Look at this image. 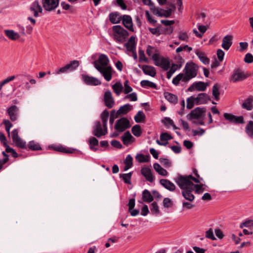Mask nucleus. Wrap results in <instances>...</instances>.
<instances>
[{
	"label": "nucleus",
	"mask_w": 253,
	"mask_h": 253,
	"mask_svg": "<svg viewBox=\"0 0 253 253\" xmlns=\"http://www.w3.org/2000/svg\"><path fill=\"white\" fill-rule=\"evenodd\" d=\"M199 66L193 62H187L184 69V73H180L172 80V84L175 85L179 84V82L186 83L195 78L198 74Z\"/></svg>",
	"instance_id": "f257e3e1"
},
{
	"label": "nucleus",
	"mask_w": 253,
	"mask_h": 253,
	"mask_svg": "<svg viewBox=\"0 0 253 253\" xmlns=\"http://www.w3.org/2000/svg\"><path fill=\"white\" fill-rule=\"evenodd\" d=\"M206 111V109L204 107H197L191 111L187 116V118L188 120L193 121V123L197 125H204V120Z\"/></svg>",
	"instance_id": "f03ea898"
},
{
	"label": "nucleus",
	"mask_w": 253,
	"mask_h": 253,
	"mask_svg": "<svg viewBox=\"0 0 253 253\" xmlns=\"http://www.w3.org/2000/svg\"><path fill=\"white\" fill-rule=\"evenodd\" d=\"M114 39L120 43H123L126 41L129 34L120 25H116L113 27Z\"/></svg>",
	"instance_id": "7ed1b4c3"
},
{
	"label": "nucleus",
	"mask_w": 253,
	"mask_h": 253,
	"mask_svg": "<svg viewBox=\"0 0 253 253\" xmlns=\"http://www.w3.org/2000/svg\"><path fill=\"white\" fill-rule=\"evenodd\" d=\"M155 65L161 67L164 70L167 71L170 67V62L168 58L160 57L158 53H155L152 56Z\"/></svg>",
	"instance_id": "20e7f679"
},
{
	"label": "nucleus",
	"mask_w": 253,
	"mask_h": 253,
	"mask_svg": "<svg viewBox=\"0 0 253 253\" xmlns=\"http://www.w3.org/2000/svg\"><path fill=\"white\" fill-rule=\"evenodd\" d=\"M175 182L182 190L188 189H192L193 188V183L190 181L185 176L179 175L175 180Z\"/></svg>",
	"instance_id": "39448f33"
},
{
	"label": "nucleus",
	"mask_w": 253,
	"mask_h": 253,
	"mask_svg": "<svg viewBox=\"0 0 253 253\" xmlns=\"http://www.w3.org/2000/svg\"><path fill=\"white\" fill-rule=\"evenodd\" d=\"M249 75L241 70L240 69H235L230 77V81L233 83L241 82L246 79Z\"/></svg>",
	"instance_id": "423d86ee"
},
{
	"label": "nucleus",
	"mask_w": 253,
	"mask_h": 253,
	"mask_svg": "<svg viewBox=\"0 0 253 253\" xmlns=\"http://www.w3.org/2000/svg\"><path fill=\"white\" fill-rule=\"evenodd\" d=\"M96 69L99 72L107 82L110 81L112 79V75L114 71L111 66L105 67L97 66Z\"/></svg>",
	"instance_id": "0eeeda50"
},
{
	"label": "nucleus",
	"mask_w": 253,
	"mask_h": 253,
	"mask_svg": "<svg viewBox=\"0 0 253 253\" xmlns=\"http://www.w3.org/2000/svg\"><path fill=\"white\" fill-rule=\"evenodd\" d=\"M130 126L129 120L126 118H122L116 121L115 129L119 132L124 131Z\"/></svg>",
	"instance_id": "6e6552de"
},
{
	"label": "nucleus",
	"mask_w": 253,
	"mask_h": 253,
	"mask_svg": "<svg viewBox=\"0 0 253 253\" xmlns=\"http://www.w3.org/2000/svg\"><path fill=\"white\" fill-rule=\"evenodd\" d=\"M11 137L13 142L16 147L22 149H27L26 143L19 137L18 129H14L12 130Z\"/></svg>",
	"instance_id": "1a4fd4ad"
},
{
	"label": "nucleus",
	"mask_w": 253,
	"mask_h": 253,
	"mask_svg": "<svg viewBox=\"0 0 253 253\" xmlns=\"http://www.w3.org/2000/svg\"><path fill=\"white\" fill-rule=\"evenodd\" d=\"M42 7L47 11L54 10L59 5V0H42Z\"/></svg>",
	"instance_id": "9d476101"
},
{
	"label": "nucleus",
	"mask_w": 253,
	"mask_h": 253,
	"mask_svg": "<svg viewBox=\"0 0 253 253\" xmlns=\"http://www.w3.org/2000/svg\"><path fill=\"white\" fill-rule=\"evenodd\" d=\"M107 133V128L103 127L102 129L101 123L99 121L96 122L93 130V135L99 138Z\"/></svg>",
	"instance_id": "9b49d317"
},
{
	"label": "nucleus",
	"mask_w": 253,
	"mask_h": 253,
	"mask_svg": "<svg viewBox=\"0 0 253 253\" xmlns=\"http://www.w3.org/2000/svg\"><path fill=\"white\" fill-rule=\"evenodd\" d=\"M178 58L177 64H172L170 70L167 72V77L169 79L172 74L175 72L178 69H180L182 64L184 63V59L180 55H178L176 57V58Z\"/></svg>",
	"instance_id": "f8f14e48"
},
{
	"label": "nucleus",
	"mask_w": 253,
	"mask_h": 253,
	"mask_svg": "<svg viewBox=\"0 0 253 253\" xmlns=\"http://www.w3.org/2000/svg\"><path fill=\"white\" fill-rule=\"evenodd\" d=\"M223 117L227 121L230 123L235 124H243L244 123V118L243 116L237 117L232 114L225 113Z\"/></svg>",
	"instance_id": "ddd939ff"
},
{
	"label": "nucleus",
	"mask_w": 253,
	"mask_h": 253,
	"mask_svg": "<svg viewBox=\"0 0 253 253\" xmlns=\"http://www.w3.org/2000/svg\"><path fill=\"white\" fill-rule=\"evenodd\" d=\"M109 59L107 55L104 54H101L99 56L98 59L93 62V65L96 68L97 66L105 67L108 66Z\"/></svg>",
	"instance_id": "4468645a"
},
{
	"label": "nucleus",
	"mask_w": 253,
	"mask_h": 253,
	"mask_svg": "<svg viewBox=\"0 0 253 253\" xmlns=\"http://www.w3.org/2000/svg\"><path fill=\"white\" fill-rule=\"evenodd\" d=\"M82 79L85 84L89 85H98L101 84V82L98 79L90 77L88 75H83Z\"/></svg>",
	"instance_id": "2eb2a0df"
},
{
	"label": "nucleus",
	"mask_w": 253,
	"mask_h": 253,
	"mask_svg": "<svg viewBox=\"0 0 253 253\" xmlns=\"http://www.w3.org/2000/svg\"><path fill=\"white\" fill-rule=\"evenodd\" d=\"M6 111L11 121L14 122L17 120L19 113V108L17 106H11Z\"/></svg>",
	"instance_id": "dca6fc26"
},
{
	"label": "nucleus",
	"mask_w": 253,
	"mask_h": 253,
	"mask_svg": "<svg viewBox=\"0 0 253 253\" xmlns=\"http://www.w3.org/2000/svg\"><path fill=\"white\" fill-rule=\"evenodd\" d=\"M124 26L131 32H134V30L133 26L132 18L130 16L128 15H124L122 16V20Z\"/></svg>",
	"instance_id": "f3484780"
},
{
	"label": "nucleus",
	"mask_w": 253,
	"mask_h": 253,
	"mask_svg": "<svg viewBox=\"0 0 253 253\" xmlns=\"http://www.w3.org/2000/svg\"><path fill=\"white\" fill-rule=\"evenodd\" d=\"M104 101L105 105L108 108H112L115 104L114 100L110 90L106 91L104 95Z\"/></svg>",
	"instance_id": "a211bd4d"
},
{
	"label": "nucleus",
	"mask_w": 253,
	"mask_h": 253,
	"mask_svg": "<svg viewBox=\"0 0 253 253\" xmlns=\"http://www.w3.org/2000/svg\"><path fill=\"white\" fill-rule=\"evenodd\" d=\"M30 10L33 15L37 17L39 16V12L42 13V8L40 5L39 2L38 0H35L31 5Z\"/></svg>",
	"instance_id": "6ab92c4d"
},
{
	"label": "nucleus",
	"mask_w": 253,
	"mask_h": 253,
	"mask_svg": "<svg viewBox=\"0 0 253 253\" xmlns=\"http://www.w3.org/2000/svg\"><path fill=\"white\" fill-rule=\"evenodd\" d=\"M207 86V84L202 82H198L193 83L190 86H189L188 90L193 91L195 88L198 91H203L206 90Z\"/></svg>",
	"instance_id": "aec40b11"
},
{
	"label": "nucleus",
	"mask_w": 253,
	"mask_h": 253,
	"mask_svg": "<svg viewBox=\"0 0 253 253\" xmlns=\"http://www.w3.org/2000/svg\"><path fill=\"white\" fill-rule=\"evenodd\" d=\"M132 105L127 103L120 107L116 113V117L126 114L132 109Z\"/></svg>",
	"instance_id": "412c9836"
},
{
	"label": "nucleus",
	"mask_w": 253,
	"mask_h": 253,
	"mask_svg": "<svg viewBox=\"0 0 253 253\" xmlns=\"http://www.w3.org/2000/svg\"><path fill=\"white\" fill-rule=\"evenodd\" d=\"M233 37L232 35H226L222 40V47L225 50H228L232 44Z\"/></svg>",
	"instance_id": "4be33fe9"
},
{
	"label": "nucleus",
	"mask_w": 253,
	"mask_h": 253,
	"mask_svg": "<svg viewBox=\"0 0 253 253\" xmlns=\"http://www.w3.org/2000/svg\"><path fill=\"white\" fill-rule=\"evenodd\" d=\"M195 99L196 104L197 105L206 104L211 100L210 96L205 93H200Z\"/></svg>",
	"instance_id": "5701e85b"
},
{
	"label": "nucleus",
	"mask_w": 253,
	"mask_h": 253,
	"mask_svg": "<svg viewBox=\"0 0 253 253\" xmlns=\"http://www.w3.org/2000/svg\"><path fill=\"white\" fill-rule=\"evenodd\" d=\"M142 174L145 177L146 179L153 182L154 180V177L152 174L151 169L148 167L142 168L141 170Z\"/></svg>",
	"instance_id": "b1692460"
},
{
	"label": "nucleus",
	"mask_w": 253,
	"mask_h": 253,
	"mask_svg": "<svg viewBox=\"0 0 253 253\" xmlns=\"http://www.w3.org/2000/svg\"><path fill=\"white\" fill-rule=\"evenodd\" d=\"M195 53L203 64L207 65L210 63V59L207 56L205 52L197 49L195 50Z\"/></svg>",
	"instance_id": "393cba45"
},
{
	"label": "nucleus",
	"mask_w": 253,
	"mask_h": 253,
	"mask_svg": "<svg viewBox=\"0 0 253 253\" xmlns=\"http://www.w3.org/2000/svg\"><path fill=\"white\" fill-rule=\"evenodd\" d=\"M135 38L131 36L129 39L128 42L125 44V46L127 50L130 52H133L136 49Z\"/></svg>",
	"instance_id": "a878e982"
},
{
	"label": "nucleus",
	"mask_w": 253,
	"mask_h": 253,
	"mask_svg": "<svg viewBox=\"0 0 253 253\" xmlns=\"http://www.w3.org/2000/svg\"><path fill=\"white\" fill-rule=\"evenodd\" d=\"M253 96H250L246 98L242 104V108L248 111H251L253 109Z\"/></svg>",
	"instance_id": "bb28decb"
},
{
	"label": "nucleus",
	"mask_w": 253,
	"mask_h": 253,
	"mask_svg": "<svg viewBox=\"0 0 253 253\" xmlns=\"http://www.w3.org/2000/svg\"><path fill=\"white\" fill-rule=\"evenodd\" d=\"M160 183L163 186L169 191H173L175 189V185L168 179H162L160 180Z\"/></svg>",
	"instance_id": "cd10ccee"
},
{
	"label": "nucleus",
	"mask_w": 253,
	"mask_h": 253,
	"mask_svg": "<svg viewBox=\"0 0 253 253\" xmlns=\"http://www.w3.org/2000/svg\"><path fill=\"white\" fill-rule=\"evenodd\" d=\"M122 140L125 145H128L134 140V138L131 135L129 131L126 132L122 136Z\"/></svg>",
	"instance_id": "c85d7f7f"
},
{
	"label": "nucleus",
	"mask_w": 253,
	"mask_h": 253,
	"mask_svg": "<svg viewBox=\"0 0 253 253\" xmlns=\"http://www.w3.org/2000/svg\"><path fill=\"white\" fill-rule=\"evenodd\" d=\"M193 190V188H192V189H185L182 191V195L185 200L189 201V202H192L194 200L195 196L192 193Z\"/></svg>",
	"instance_id": "c756f323"
},
{
	"label": "nucleus",
	"mask_w": 253,
	"mask_h": 253,
	"mask_svg": "<svg viewBox=\"0 0 253 253\" xmlns=\"http://www.w3.org/2000/svg\"><path fill=\"white\" fill-rule=\"evenodd\" d=\"M142 70L146 75H149L152 77H154L156 76V70L155 68L152 66L145 65L142 67Z\"/></svg>",
	"instance_id": "7c9ffc66"
},
{
	"label": "nucleus",
	"mask_w": 253,
	"mask_h": 253,
	"mask_svg": "<svg viewBox=\"0 0 253 253\" xmlns=\"http://www.w3.org/2000/svg\"><path fill=\"white\" fill-rule=\"evenodd\" d=\"M122 18V16H121L118 12H112L109 14V20L112 24L119 23Z\"/></svg>",
	"instance_id": "2f4dec72"
},
{
	"label": "nucleus",
	"mask_w": 253,
	"mask_h": 253,
	"mask_svg": "<svg viewBox=\"0 0 253 253\" xmlns=\"http://www.w3.org/2000/svg\"><path fill=\"white\" fill-rule=\"evenodd\" d=\"M165 98L169 102L175 104L177 103V96L171 93L166 92L164 93Z\"/></svg>",
	"instance_id": "473e14b6"
},
{
	"label": "nucleus",
	"mask_w": 253,
	"mask_h": 253,
	"mask_svg": "<svg viewBox=\"0 0 253 253\" xmlns=\"http://www.w3.org/2000/svg\"><path fill=\"white\" fill-rule=\"evenodd\" d=\"M142 200L145 202L150 203L153 201L154 198L149 191L145 189L142 192Z\"/></svg>",
	"instance_id": "72a5a7b5"
},
{
	"label": "nucleus",
	"mask_w": 253,
	"mask_h": 253,
	"mask_svg": "<svg viewBox=\"0 0 253 253\" xmlns=\"http://www.w3.org/2000/svg\"><path fill=\"white\" fill-rule=\"evenodd\" d=\"M5 35L11 40L15 41L19 38L20 36L17 33L13 30H5L4 31Z\"/></svg>",
	"instance_id": "f704fd0d"
},
{
	"label": "nucleus",
	"mask_w": 253,
	"mask_h": 253,
	"mask_svg": "<svg viewBox=\"0 0 253 253\" xmlns=\"http://www.w3.org/2000/svg\"><path fill=\"white\" fill-rule=\"evenodd\" d=\"M155 170L160 174L162 176H166L168 174L167 171L163 168L158 163H155L153 165Z\"/></svg>",
	"instance_id": "c9c22d12"
},
{
	"label": "nucleus",
	"mask_w": 253,
	"mask_h": 253,
	"mask_svg": "<svg viewBox=\"0 0 253 253\" xmlns=\"http://www.w3.org/2000/svg\"><path fill=\"white\" fill-rule=\"evenodd\" d=\"M219 88L220 85L218 84H215L213 85L212 87V95L214 96V99L216 101H218L219 100Z\"/></svg>",
	"instance_id": "e433bc0d"
},
{
	"label": "nucleus",
	"mask_w": 253,
	"mask_h": 253,
	"mask_svg": "<svg viewBox=\"0 0 253 253\" xmlns=\"http://www.w3.org/2000/svg\"><path fill=\"white\" fill-rule=\"evenodd\" d=\"M145 118V115L142 111H139L134 117L135 122L137 123L144 122Z\"/></svg>",
	"instance_id": "4c0bfd02"
},
{
	"label": "nucleus",
	"mask_w": 253,
	"mask_h": 253,
	"mask_svg": "<svg viewBox=\"0 0 253 253\" xmlns=\"http://www.w3.org/2000/svg\"><path fill=\"white\" fill-rule=\"evenodd\" d=\"M132 157L130 155H128L124 161V163L125 164L124 170H127L132 166Z\"/></svg>",
	"instance_id": "58836bf2"
},
{
	"label": "nucleus",
	"mask_w": 253,
	"mask_h": 253,
	"mask_svg": "<svg viewBox=\"0 0 253 253\" xmlns=\"http://www.w3.org/2000/svg\"><path fill=\"white\" fill-rule=\"evenodd\" d=\"M109 116V113L107 110H104L101 115V119L103 124V127L107 128V124Z\"/></svg>",
	"instance_id": "ea45409f"
},
{
	"label": "nucleus",
	"mask_w": 253,
	"mask_h": 253,
	"mask_svg": "<svg viewBox=\"0 0 253 253\" xmlns=\"http://www.w3.org/2000/svg\"><path fill=\"white\" fill-rule=\"evenodd\" d=\"M80 65L79 61L78 60H72L70 63L67 64L66 66L69 72L73 71L77 68Z\"/></svg>",
	"instance_id": "a19ab883"
},
{
	"label": "nucleus",
	"mask_w": 253,
	"mask_h": 253,
	"mask_svg": "<svg viewBox=\"0 0 253 253\" xmlns=\"http://www.w3.org/2000/svg\"><path fill=\"white\" fill-rule=\"evenodd\" d=\"M132 134L136 137H139L141 135L142 131L141 126L139 125H135L131 128Z\"/></svg>",
	"instance_id": "79ce46f5"
},
{
	"label": "nucleus",
	"mask_w": 253,
	"mask_h": 253,
	"mask_svg": "<svg viewBox=\"0 0 253 253\" xmlns=\"http://www.w3.org/2000/svg\"><path fill=\"white\" fill-rule=\"evenodd\" d=\"M112 88L114 92L117 95H119L123 90V87L121 83L117 82L112 85Z\"/></svg>",
	"instance_id": "37998d69"
},
{
	"label": "nucleus",
	"mask_w": 253,
	"mask_h": 253,
	"mask_svg": "<svg viewBox=\"0 0 253 253\" xmlns=\"http://www.w3.org/2000/svg\"><path fill=\"white\" fill-rule=\"evenodd\" d=\"M246 132L248 135L251 137H253V121H250L247 125L246 128Z\"/></svg>",
	"instance_id": "c03bdc74"
},
{
	"label": "nucleus",
	"mask_w": 253,
	"mask_h": 253,
	"mask_svg": "<svg viewBox=\"0 0 253 253\" xmlns=\"http://www.w3.org/2000/svg\"><path fill=\"white\" fill-rule=\"evenodd\" d=\"M28 147L29 149L33 151H37L42 150L41 145L34 141H30L28 144Z\"/></svg>",
	"instance_id": "a18cd8bd"
},
{
	"label": "nucleus",
	"mask_w": 253,
	"mask_h": 253,
	"mask_svg": "<svg viewBox=\"0 0 253 253\" xmlns=\"http://www.w3.org/2000/svg\"><path fill=\"white\" fill-rule=\"evenodd\" d=\"M53 148V150H54L55 151L64 153L70 154V153H73V150H70V149L67 148L66 147H64L61 145L55 146Z\"/></svg>",
	"instance_id": "49530a36"
},
{
	"label": "nucleus",
	"mask_w": 253,
	"mask_h": 253,
	"mask_svg": "<svg viewBox=\"0 0 253 253\" xmlns=\"http://www.w3.org/2000/svg\"><path fill=\"white\" fill-rule=\"evenodd\" d=\"M136 160L139 163L148 162L150 159V156H144L142 154H137L135 157Z\"/></svg>",
	"instance_id": "de8ad7c7"
},
{
	"label": "nucleus",
	"mask_w": 253,
	"mask_h": 253,
	"mask_svg": "<svg viewBox=\"0 0 253 253\" xmlns=\"http://www.w3.org/2000/svg\"><path fill=\"white\" fill-rule=\"evenodd\" d=\"M132 172H130L127 173L120 174V177L123 178L124 182L126 184L131 183V177Z\"/></svg>",
	"instance_id": "09e8293b"
},
{
	"label": "nucleus",
	"mask_w": 253,
	"mask_h": 253,
	"mask_svg": "<svg viewBox=\"0 0 253 253\" xmlns=\"http://www.w3.org/2000/svg\"><path fill=\"white\" fill-rule=\"evenodd\" d=\"M140 84L142 87H149L152 88H157V85L149 81L148 80H143L141 82Z\"/></svg>",
	"instance_id": "8fccbe9b"
},
{
	"label": "nucleus",
	"mask_w": 253,
	"mask_h": 253,
	"mask_svg": "<svg viewBox=\"0 0 253 253\" xmlns=\"http://www.w3.org/2000/svg\"><path fill=\"white\" fill-rule=\"evenodd\" d=\"M150 210L152 214L158 215L160 213L159 207L157 203L155 202L151 204Z\"/></svg>",
	"instance_id": "3c124183"
},
{
	"label": "nucleus",
	"mask_w": 253,
	"mask_h": 253,
	"mask_svg": "<svg viewBox=\"0 0 253 253\" xmlns=\"http://www.w3.org/2000/svg\"><path fill=\"white\" fill-rule=\"evenodd\" d=\"M194 104H196L195 97L191 96L187 99V109H190L193 108Z\"/></svg>",
	"instance_id": "603ef678"
},
{
	"label": "nucleus",
	"mask_w": 253,
	"mask_h": 253,
	"mask_svg": "<svg viewBox=\"0 0 253 253\" xmlns=\"http://www.w3.org/2000/svg\"><path fill=\"white\" fill-rule=\"evenodd\" d=\"M172 137L171 135L169 134L168 132L162 133L160 135V140L162 141H166L168 142V140L172 139Z\"/></svg>",
	"instance_id": "864d4df0"
},
{
	"label": "nucleus",
	"mask_w": 253,
	"mask_h": 253,
	"mask_svg": "<svg viewBox=\"0 0 253 253\" xmlns=\"http://www.w3.org/2000/svg\"><path fill=\"white\" fill-rule=\"evenodd\" d=\"M124 99H129L131 101H136L137 100V94L135 92H132L129 94H127L124 97Z\"/></svg>",
	"instance_id": "5fc2aeb1"
},
{
	"label": "nucleus",
	"mask_w": 253,
	"mask_h": 253,
	"mask_svg": "<svg viewBox=\"0 0 253 253\" xmlns=\"http://www.w3.org/2000/svg\"><path fill=\"white\" fill-rule=\"evenodd\" d=\"M20 80L21 81L28 80L32 84H35L36 83V81L35 79H31V76L30 75H21L20 76Z\"/></svg>",
	"instance_id": "6e6d98bb"
},
{
	"label": "nucleus",
	"mask_w": 253,
	"mask_h": 253,
	"mask_svg": "<svg viewBox=\"0 0 253 253\" xmlns=\"http://www.w3.org/2000/svg\"><path fill=\"white\" fill-rule=\"evenodd\" d=\"M132 88L129 85V82L128 80L125 81L124 82V92L125 94H127L128 93L131 92Z\"/></svg>",
	"instance_id": "4d7b16f0"
},
{
	"label": "nucleus",
	"mask_w": 253,
	"mask_h": 253,
	"mask_svg": "<svg viewBox=\"0 0 253 253\" xmlns=\"http://www.w3.org/2000/svg\"><path fill=\"white\" fill-rule=\"evenodd\" d=\"M205 236L207 238L210 239L211 240H216V238L213 234V230L211 228H210L208 231L206 232Z\"/></svg>",
	"instance_id": "13d9d810"
},
{
	"label": "nucleus",
	"mask_w": 253,
	"mask_h": 253,
	"mask_svg": "<svg viewBox=\"0 0 253 253\" xmlns=\"http://www.w3.org/2000/svg\"><path fill=\"white\" fill-rule=\"evenodd\" d=\"M5 152L6 153H11L12 156L14 158L18 157V154L16 152V151L13 148H11L8 145L7 146H5Z\"/></svg>",
	"instance_id": "bf43d9fd"
},
{
	"label": "nucleus",
	"mask_w": 253,
	"mask_h": 253,
	"mask_svg": "<svg viewBox=\"0 0 253 253\" xmlns=\"http://www.w3.org/2000/svg\"><path fill=\"white\" fill-rule=\"evenodd\" d=\"M161 10L162 11V14L160 15V17H169L171 15L172 9L171 8H169L167 10L161 9Z\"/></svg>",
	"instance_id": "052dcab7"
},
{
	"label": "nucleus",
	"mask_w": 253,
	"mask_h": 253,
	"mask_svg": "<svg viewBox=\"0 0 253 253\" xmlns=\"http://www.w3.org/2000/svg\"><path fill=\"white\" fill-rule=\"evenodd\" d=\"M160 162L166 168L170 167L171 165V163L169 160L167 158H160Z\"/></svg>",
	"instance_id": "680f3d73"
},
{
	"label": "nucleus",
	"mask_w": 253,
	"mask_h": 253,
	"mask_svg": "<svg viewBox=\"0 0 253 253\" xmlns=\"http://www.w3.org/2000/svg\"><path fill=\"white\" fill-rule=\"evenodd\" d=\"M138 53H139V62L144 61L145 62H147L148 61V59L147 58H146L145 53H144V51L143 50H142L141 49H139Z\"/></svg>",
	"instance_id": "e2e57ef3"
},
{
	"label": "nucleus",
	"mask_w": 253,
	"mask_h": 253,
	"mask_svg": "<svg viewBox=\"0 0 253 253\" xmlns=\"http://www.w3.org/2000/svg\"><path fill=\"white\" fill-rule=\"evenodd\" d=\"M251 226H253V220H249L246 221L240 225V228H243L244 227H249Z\"/></svg>",
	"instance_id": "0e129e2a"
},
{
	"label": "nucleus",
	"mask_w": 253,
	"mask_h": 253,
	"mask_svg": "<svg viewBox=\"0 0 253 253\" xmlns=\"http://www.w3.org/2000/svg\"><path fill=\"white\" fill-rule=\"evenodd\" d=\"M163 206L165 208H170L172 206V204L171 200L169 198H165L163 200Z\"/></svg>",
	"instance_id": "69168bd1"
},
{
	"label": "nucleus",
	"mask_w": 253,
	"mask_h": 253,
	"mask_svg": "<svg viewBox=\"0 0 253 253\" xmlns=\"http://www.w3.org/2000/svg\"><path fill=\"white\" fill-rule=\"evenodd\" d=\"M178 39L183 41H186L188 39V36L186 32H180L178 35Z\"/></svg>",
	"instance_id": "338daca9"
},
{
	"label": "nucleus",
	"mask_w": 253,
	"mask_h": 253,
	"mask_svg": "<svg viewBox=\"0 0 253 253\" xmlns=\"http://www.w3.org/2000/svg\"><path fill=\"white\" fill-rule=\"evenodd\" d=\"M244 61L246 63H251L253 62V56L251 53H247L245 57Z\"/></svg>",
	"instance_id": "774afa93"
}]
</instances>
